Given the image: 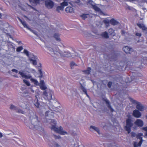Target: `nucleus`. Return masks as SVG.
<instances>
[{
	"label": "nucleus",
	"mask_w": 147,
	"mask_h": 147,
	"mask_svg": "<svg viewBox=\"0 0 147 147\" xmlns=\"http://www.w3.org/2000/svg\"><path fill=\"white\" fill-rule=\"evenodd\" d=\"M25 124L30 129H37L40 125L37 116L33 113L31 112L29 120L25 123Z\"/></svg>",
	"instance_id": "1"
},
{
	"label": "nucleus",
	"mask_w": 147,
	"mask_h": 147,
	"mask_svg": "<svg viewBox=\"0 0 147 147\" xmlns=\"http://www.w3.org/2000/svg\"><path fill=\"white\" fill-rule=\"evenodd\" d=\"M49 122L52 126L51 130L62 135L67 134V132L63 130V128L61 126H58L56 125V122L54 120H49Z\"/></svg>",
	"instance_id": "2"
},
{
	"label": "nucleus",
	"mask_w": 147,
	"mask_h": 147,
	"mask_svg": "<svg viewBox=\"0 0 147 147\" xmlns=\"http://www.w3.org/2000/svg\"><path fill=\"white\" fill-rule=\"evenodd\" d=\"M24 53L28 57L29 60L32 63L33 65H36L38 59L37 56L34 55L32 53H30L26 49L24 50Z\"/></svg>",
	"instance_id": "3"
},
{
	"label": "nucleus",
	"mask_w": 147,
	"mask_h": 147,
	"mask_svg": "<svg viewBox=\"0 0 147 147\" xmlns=\"http://www.w3.org/2000/svg\"><path fill=\"white\" fill-rule=\"evenodd\" d=\"M19 74L20 75L22 78L25 79H30V81L32 82L36 85H38L39 83L38 81L34 79L31 78L32 77L30 74H28L26 75L24 72L22 71H19Z\"/></svg>",
	"instance_id": "4"
},
{
	"label": "nucleus",
	"mask_w": 147,
	"mask_h": 147,
	"mask_svg": "<svg viewBox=\"0 0 147 147\" xmlns=\"http://www.w3.org/2000/svg\"><path fill=\"white\" fill-rule=\"evenodd\" d=\"M53 92L50 89H47L44 91L43 97L46 100H49L52 99V95L53 94Z\"/></svg>",
	"instance_id": "5"
},
{
	"label": "nucleus",
	"mask_w": 147,
	"mask_h": 147,
	"mask_svg": "<svg viewBox=\"0 0 147 147\" xmlns=\"http://www.w3.org/2000/svg\"><path fill=\"white\" fill-rule=\"evenodd\" d=\"M126 125L125 127L126 131H127L128 134L130 133L131 127L133 125L132 120L130 119H127L126 121Z\"/></svg>",
	"instance_id": "6"
},
{
	"label": "nucleus",
	"mask_w": 147,
	"mask_h": 147,
	"mask_svg": "<svg viewBox=\"0 0 147 147\" xmlns=\"http://www.w3.org/2000/svg\"><path fill=\"white\" fill-rule=\"evenodd\" d=\"M132 102L136 105V108L137 110L139 111L142 112L145 109V107L142 104L136 100H133Z\"/></svg>",
	"instance_id": "7"
},
{
	"label": "nucleus",
	"mask_w": 147,
	"mask_h": 147,
	"mask_svg": "<svg viewBox=\"0 0 147 147\" xmlns=\"http://www.w3.org/2000/svg\"><path fill=\"white\" fill-rule=\"evenodd\" d=\"M143 134L142 133H138L136 136V137L138 139H139L140 140V142L138 143L135 142L134 143V147H138L140 146L143 142V140L142 136H143Z\"/></svg>",
	"instance_id": "8"
},
{
	"label": "nucleus",
	"mask_w": 147,
	"mask_h": 147,
	"mask_svg": "<svg viewBox=\"0 0 147 147\" xmlns=\"http://www.w3.org/2000/svg\"><path fill=\"white\" fill-rule=\"evenodd\" d=\"M46 7L49 9H51L54 5V3L51 0H47L45 1Z\"/></svg>",
	"instance_id": "9"
},
{
	"label": "nucleus",
	"mask_w": 147,
	"mask_h": 147,
	"mask_svg": "<svg viewBox=\"0 0 147 147\" xmlns=\"http://www.w3.org/2000/svg\"><path fill=\"white\" fill-rule=\"evenodd\" d=\"M132 115L136 118H139L141 117L142 114L138 110L135 109L133 111Z\"/></svg>",
	"instance_id": "10"
},
{
	"label": "nucleus",
	"mask_w": 147,
	"mask_h": 147,
	"mask_svg": "<svg viewBox=\"0 0 147 147\" xmlns=\"http://www.w3.org/2000/svg\"><path fill=\"white\" fill-rule=\"evenodd\" d=\"M134 124L137 126L142 127L144 125V122L140 119H137L134 122Z\"/></svg>",
	"instance_id": "11"
},
{
	"label": "nucleus",
	"mask_w": 147,
	"mask_h": 147,
	"mask_svg": "<svg viewBox=\"0 0 147 147\" xmlns=\"http://www.w3.org/2000/svg\"><path fill=\"white\" fill-rule=\"evenodd\" d=\"M47 49L49 51V53L52 56H53L55 54H57L58 53L57 51H54L53 49L51 47H48Z\"/></svg>",
	"instance_id": "12"
},
{
	"label": "nucleus",
	"mask_w": 147,
	"mask_h": 147,
	"mask_svg": "<svg viewBox=\"0 0 147 147\" xmlns=\"http://www.w3.org/2000/svg\"><path fill=\"white\" fill-rule=\"evenodd\" d=\"M19 105L25 109L26 111L29 109V108L27 105H26L25 103L22 102H20L19 103Z\"/></svg>",
	"instance_id": "13"
},
{
	"label": "nucleus",
	"mask_w": 147,
	"mask_h": 147,
	"mask_svg": "<svg viewBox=\"0 0 147 147\" xmlns=\"http://www.w3.org/2000/svg\"><path fill=\"white\" fill-rule=\"evenodd\" d=\"M18 19L20 21V22L23 25L24 27L26 28L28 30L30 29V28L27 25V24H26V22L22 20L19 18H18Z\"/></svg>",
	"instance_id": "14"
},
{
	"label": "nucleus",
	"mask_w": 147,
	"mask_h": 147,
	"mask_svg": "<svg viewBox=\"0 0 147 147\" xmlns=\"http://www.w3.org/2000/svg\"><path fill=\"white\" fill-rule=\"evenodd\" d=\"M15 44L10 42V50H11V52H15Z\"/></svg>",
	"instance_id": "15"
},
{
	"label": "nucleus",
	"mask_w": 147,
	"mask_h": 147,
	"mask_svg": "<svg viewBox=\"0 0 147 147\" xmlns=\"http://www.w3.org/2000/svg\"><path fill=\"white\" fill-rule=\"evenodd\" d=\"M92 8L96 12L100 13L101 14L102 13L101 9L98 7L96 4H95L92 7Z\"/></svg>",
	"instance_id": "16"
},
{
	"label": "nucleus",
	"mask_w": 147,
	"mask_h": 147,
	"mask_svg": "<svg viewBox=\"0 0 147 147\" xmlns=\"http://www.w3.org/2000/svg\"><path fill=\"white\" fill-rule=\"evenodd\" d=\"M123 50L126 53H130V52L132 50V49L127 46H125L123 48Z\"/></svg>",
	"instance_id": "17"
},
{
	"label": "nucleus",
	"mask_w": 147,
	"mask_h": 147,
	"mask_svg": "<svg viewBox=\"0 0 147 147\" xmlns=\"http://www.w3.org/2000/svg\"><path fill=\"white\" fill-rule=\"evenodd\" d=\"M65 11L67 13H72L74 11L73 8L70 7H67L65 9Z\"/></svg>",
	"instance_id": "18"
},
{
	"label": "nucleus",
	"mask_w": 147,
	"mask_h": 147,
	"mask_svg": "<svg viewBox=\"0 0 147 147\" xmlns=\"http://www.w3.org/2000/svg\"><path fill=\"white\" fill-rule=\"evenodd\" d=\"M90 130L92 131L94 130L96 131L99 134L100 133V131L98 128L94 126H91L90 127Z\"/></svg>",
	"instance_id": "19"
},
{
	"label": "nucleus",
	"mask_w": 147,
	"mask_h": 147,
	"mask_svg": "<svg viewBox=\"0 0 147 147\" xmlns=\"http://www.w3.org/2000/svg\"><path fill=\"white\" fill-rule=\"evenodd\" d=\"M81 17L84 20L89 18L90 17V15L89 14H83L81 16Z\"/></svg>",
	"instance_id": "20"
},
{
	"label": "nucleus",
	"mask_w": 147,
	"mask_h": 147,
	"mask_svg": "<svg viewBox=\"0 0 147 147\" xmlns=\"http://www.w3.org/2000/svg\"><path fill=\"white\" fill-rule=\"evenodd\" d=\"M35 97L36 98V99L34 100V105L37 108H38L39 106V103L38 102V97L37 96H35Z\"/></svg>",
	"instance_id": "21"
},
{
	"label": "nucleus",
	"mask_w": 147,
	"mask_h": 147,
	"mask_svg": "<svg viewBox=\"0 0 147 147\" xmlns=\"http://www.w3.org/2000/svg\"><path fill=\"white\" fill-rule=\"evenodd\" d=\"M106 103L108 105V106L109 108L110 109L112 112L114 111V110L111 108V106L109 104V101L107 99H105L104 100Z\"/></svg>",
	"instance_id": "22"
},
{
	"label": "nucleus",
	"mask_w": 147,
	"mask_h": 147,
	"mask_svg": "<svg viewBox=\"0 0 147 147\" xmlns=\"http://www.w3.org/2000/svg\"><path fill=\"white\" fill-rule=\"evenodd\" d=\"M109 32L110 35L112 36H114L115 35L114 30L112 28H110L109 30Z\"/></svg>",
	"instance_id": "23"
},
{
	"label": "nucleus",
	"mask_w": 147,
	"mask_h": 147,
	"mask_svg": "<svg viewBox=\"0 0 147 147\" xmlns=\"http://www.w3.org/2000/svg\"><path fill=\"white\" fill-rule=\"evenodd\" d=\"M110 23L113 25H117L118 22L116 20L112 19L110 21Z\"/></svg>",
	"instance_id": "24"
},
{
	"label": "nucleus",
	"mask_w": 147,
	"mask_h": 147,
	"mask_svg": "<svg viewBox=\"0 0 147 147\" xmlns=\"http://www.w3.org/2000/svg\"><path fill=\"white\" fill-rule=\"evenodd\" d=\"M81 89L82 90V91L84 92L85 94L88 97H89V96L88 95L86 90L82 85H81Z\"/></svg>",
	"instance_id": "25"
},
{
	"label": "nucleus",
	"mask_w": 147,
	"mask_h": 147,
	"mask_svg": "<svg viewBox=\"0 0 147 147\" xmlns=\"http://www.w3.org/2000/svg\"><path fill=\"white\" fill-rule=\"evenodd\" d=\"M54 37L58 41H60L61 39L59 37V35L57 34H55L54 35Z\"/></svg>",
	"instance_id": "26"
},
{
	"label": "nucleus",
	"mask_w": 147,
	"mask_h": 147,
	"mask_svg": "<svg viewBox=\"0 0 147 147\" xmlns=\"http://www.w3.org/2000/svg\"><path fill=\"white\" fill-rule=\"evenodd\" d=\"M91 70L90 67H88L87 70L84 71L83 72L86 74H90Z\"/></svg>",
	"instance_id": "27"
},
{
	"label": "nucleus",
	"mask_w": 147,
	"mask_h": 147,
	"mask_svg": "<svg viewBox=\"0 0 147 147\" xmlns=\"http://www.w3.org/2000/svg\"><path fill=\"white\" fill-rule=\"evenodd\" d=\"M102 37L105 38H107L109 37L108 33L106 32L102 33Z\"/></svg>",
	"instance_id": "28"
},
{
	"label": "nucleus",
	"mask_w": 147,
	"mask_h": 147,
	"mask_svg": "<svg viewBox=\"0 0 147 147\" xmlns=\"http://www.w3.org/2000/svg\"><path fill=\"white\" fill-rule=\"evenodd\" d=\"M60 5L63 7H64V6H67L68 5V2L64 1L62 3H61Z\"/></svg>",
	"instance_id": "29"
},
{
	"label": "nucleus",
	"mask_w": 147,
	"mask_h": 147,
	"mask_svg": "<svg viewBox=\"0 0 147 147\" xmlns=\"http://www.w3.org/2000/svg\"><path fill=\"white\" fill-rule=\"evenodd\" d=\"M64 9V7L62 6H58L57 8V10L59 12L60 10H63Z\"/></svg>",
	"instance_id": "30"
},
{
	"label": "nucleus",
	"mask_w": 147,
	"mask_h": 147,
	"mask_svg": "<svg viewBox=\"0 0 147 147\" xmlns=\"http://www.w3.org/2000/svg\"><path fill=\"white\" fill-rule=\"evenodd\" d=\"M142 129L146 131L144 137L146 138L147 137V126L143 127Z\"/></svg>",
	"instance_id": "31"
},
{
	"label": "nucleus",
	"mask_w": 147,
	"mask_h": 147,
	"mask_svg": "<svg viewBox=\"0 0 147 147\" xmlns=\"http://www.w3.org/2000/svg\"><path fill=\"white\" fill-rule=\"evenodd\" d=\"M31 2L35 4H37L39 3V0H29Z\"/></svg>",
	"instance_id": "32"
},
{
	"label": "nucleus",
	"mask_w": 147,
	"mask_h": 147,
	"mask_svg": "<svg viewBox=\"0 0 147 147\" xmlns=\"http://www.w3.org/2000/svg\"><path fill=\"white\" fill-rule=\"evenodd\" d=\"M51 146V147H61V146L55 142H54L53 145Z\"/></svg>",
	"instance_id": "33"
},
{
	"label": "nucleus",
	"mask_w": 147,
	"mask_h": 147,
	"mask_svg": "<svg viewBox=\"0 0 147 147\" xmlns=\"http://www.w3.org/2000/svg\"><path fill=\"white\" fill-rule=\"evenodd\" d=\"M87 3L88 4L90 5L92 7L95 4L94 2L92 0H88Z\"/></svg>",
	"instance_id": "34"
},
{
	"label": "nucleus",
	"mask_w": 147,
	"mask_h": 147,
	"mask_svg": "<svg viewBox=\"0 0 147 147\" xmlns=\"http://www.w3.org/2000/svg\"><path fill=\"white\" fill-rule=\"evenodd\" d=\"M40 88L42 90H45L47 89V87L45 84L40 85Z\"/></svg>",
	"instance_id": "35"
},
{
	"label": "nucleus",
	"mask_w": 147,
	"mask_h": 147,
	"mask_svg": "<svg viewBox=\"0 0 147 147\" xmlns=\"http://www.w3.org/2000/svg\"><path fill=\"white\" fill-rule=\"evenodd\" d=\"M23 81L25 83L27 86H30V83L27 80L24 79L23 80Z\"/></svg>",
	"instance_id": "36"
},
{
	"label": "nucleus",
	"mask_w": 147,
	"mask_h": 147,
	"mask_svg": "<svg viewBox=\"0 0 147 147\" xmlns=\"http://www.w3.org/2000/svg\"><path fill=\"white\" fill-rule=\"evenodd\" d=\"M23 48L22 47L20 46L18 47L16 50V51L18 52H19L20 51H21L23 49Z\"/></svg>",
	"instance_id": "37"
},
{
	"label": "nucleus",
	"mask_w": 147,
	"mask_h": 147,
	"mask_svg": "<svg viewBox=\"0 0 147 147\" xmlns=\"http://www.w3.org/2000/svg\"><path fill=\"white\" fill-rule=\"evenodd\" d=\"M13 138L14 139L11 138V142L13 143H16V140H18V139L16 137H14Z\"/></svg>",
	"instance_id": "38"
},
{
	"label": "nucleus",
	"mask_w": 147,
	"mask_h": 147,
	"mask_svg": "<svg viewBox=\"0 0 147 147\" xmlns=\"http://www.w3.org/2000/svg\"><path fill=\"white\" fill-rule=\"evenodd\" d=\"M65 56L66 57H70L72 56L71 55V54L69 52H65Z\"/></svg>",
	"instance_id": "39"
},
{
	"label": "nucleus",
	"mask_w": 147,
	"mask_h": 147,
	"mask_svg": "<svg viewBox=\"0 0 147 147\" xmlns=\"http://www.w3.org/2000/svg\"><path fill=\"white\" fill-rule=\"evenodd\" d=\"M16 111H17L18 112V113L23 114H24V113H25V112L26 111H24L21 109H17Z\"/></svg>",
	"instance_id": "40"
},
{
	"label": "nucleus",
	"mask_w": 147,
	"mask_h": 147,
	"mask_svg": "<svg viewBox=\"0 0 147 147\" xmlns=\"http://www.w3.org/2000/svg\"><path fill=\"white\" fill-rule=\"evenodd\" d=\"M109 20H104V23L107 26H109Z\"/></svg>",
	"instance_id": "41"
},
{
	"label": "nucleus",
	"mask_w": 147,
	"mask_h": 147,
	"mask_svg": "<svg viewBox=\"0 0 147 147\" xmlns=\"http://www.w3.org/2000/svg\"><path fill=\"white\" fill-rule=\"evenodd\" d=\"M70 65H71V68H72V67L73 66H74L75 65H76V64L74 62H71L70 63Z\"/></svg>",
	"instance_id": "42"
},
{
	"label": "nucleus",
	"mask_w": 147,
	"mask_h": 147,
	"mask_svg": "<svg viewBox=\"0 0 147 147\" xmlns=\"http://www.w3.org/2000/svg\"><path fill=\"white\" fill-rule=\"evenodd\" d=\"M53 136H54V138L55 139H58L61 138L60 136H57L55 135H54Z\"/></svg>",
	"instance_id": "43"
},
{
	"label": "nucleus",
	"mask_w": 147,
	"mask_h": 147,
	"mask_svg": "<svg viewBox=\"0 0 147 147\" xmlns=\"http://www.w3.org/2000/svg\"><path fill=\"white\" fill-rule=\"evenodd\" d=\"M28 30H30V31L32 32L34 34H35L36 35H37L36 32L34 30H32L30 28V29H28Z\"/></svg>",
	"instance_id": "44"
},
{
	"label": "nucleus",
	"mask_w": 147,
	"mask_h": 147,
	"mask_svg": "<svg viewBox=\"0 0 147 147\" xmlns=\"http://www.w3.org/2000/svg\"><path fill=\"white\" fill-rule=\"evenodd\" d=\"M138 26L140 28H142V27L144 26L142 24H138Z\"/></svg>",
	"instance_id": "45"
},
{
	"label": "nucleus",
	"mask_w": 147,
	"mask_h": 147,
	"mask_svg": "<svg viewBox=\"0 0 147 147\" xmlns=\"http://www.w3.org/2000/svg\"><path fill=\"white\" fill-rule=\"evenodd\" d=\"M112 83L111 82H109L108 84V86L110 88L112 85Z\"/></svg>",
	"instance_id": "46"
},
{
	"label": "nucleus",
	"mask_w": 147,
	"mask_h": 147,
	"mask_svg": "<svg viewBox=\"0 0 147 147\" xmlns=\"http://www.w3.org/2000/svg\"><path fill=\"white\" fill-rule=\"evenodd\" d=\"M44 84H45V83L44 82V81L41 80V81H40V85Z\"/></svg>",
	"instance_id": "47"
},
{
	"label": "nucleus",
	"mask_w": 147,
	"mask_h": 147,
	"mask_svg": "<svg viewBox=\"0 0 147 147\" xmlns=\"http://www.w3.org/2000/svg\"><path fill=\"white\" fill-rule=\"evenodd\" d=\"M57 107H53V108H52V109L54 111H56V112L59 111H58L57 110H56V109H57Z\"/></svg>",
	"instance_id": "48"
},
{
	"label": "nucleus",
	"mask_w": 147,
	"mask_h": 147,
	"mask_svg": "<svg viewBox=\"0 0 147 147\" xmlns=\"http://www.w3.org/2000/svg\"><path fill=\"white\" fill-rule=\"evenodd\" d=\"M11 109H16V107L12 105H11Z\"/></svg>",
	"instance_id": "49"
},
{
	"label": "nucleus",
	"mask_w": 147,
	"mask_h": 147,
	"mask_svg": "<svg viewBox=\"0 0 147 147\" xmlns=\"http://www.w3.org/2000/svg\"><path fill=\"white\" fill-rule=\"evenodd\" d=\"M50 112L49 111H47L45 113V116L46 117L48 116V113H50Z\"/></svg>",
	"instance_id": "50"
},
{
	"label": "nucleus",
	"mask_w": 147,
	"mask_h": 147,
	"mask_svg": "<svg viewBox=\"0 0 147 147\" xmlns=\"http://www.w3.org/2000/svg\"><path fill=\"white\" fill-rule=\"evenodd\" d=\"M136 35L137 36L140 37L141 36V34L140 33H136Z\"/></svg>",
	"instance_id": "51"
},
{
	"label": "nucleus",
	"mask_w": 147,
	"mask_h": 147,
	"mask_svg": "<svg viewBox=\"0 0 147 147\" xmlns=\"http://www.w3.org/2000/svg\"><path fill=\"white\" fill-rule=\"evenodd\" d=\"M142 29V30H146L147 28L146 27H145L144 26H143L142 28H141Z\"/></svg>",
	"instance_id": "52"
},
{
	"label": "nucleus",
	"mask_w": 147,
	"mask_h": 147,
	"mask_svg": "<svg viewBox=\"0 0 147 147\" xmlns=\"http://www.w3.org/2000/svg\"><path fill=\"white\" fill-rule=\"evenodd\" d=\"M12 71H13V72H15L16 73H18V71L16 69H13Z\"/></svg>",
	"instance_id": "53"
},
{
	"label": "nucleus",
	"mask_w": 147,
	"mask_h": 147,
	"mask_svg": "<svg viewBox=\"0 0 147 147\" xmlns=\"http://www.w3.org/2000/svg\"><path fill=\"white\" fill-rule=\"evenodd\" d=\"M38 71H39V72L40 73V74L41 75H42V73L41 69H39Z\"/></svg>",
	"instance_id": "54"
},
{
	"label": "nucleus",
	"mask_w": 147,
	"mask_h": 147,
	"mask_svg": "<svg viewBox=\"0 0 147 147\" xmlns=\"http://www.w3.org/2000/svg\"><path fill=\"white\" fill-rule=\"evenodd\" d=\"M16 42L18 43V44H20L21 43V42L20 41H18L17 40H16Z\"/></svg>",
	"instance_id": "55"
},
{
	"label": "nucleus",
	"mask_w": 147,
	"mask_h": 147,
	"mask_svg": "<svg viewBox=\"0 0 147 147\" xmlns=\"http://www.w3.org/2000/svg\"><path fill=\"white\" fill-rule=\"evenodd\" d=\"M15 133H14L13 132H12V133H10V134L11 135V136L12 135H14L15 134Z\"/></svg>",
	"instance_id": "56"
},
{
	"label": "nucleus",
	"mask_w": 147,
	"mask_h": 147,
	"mask_svg": "<svg viewBox=\"0 0 147 147\" xmlns=\"http://www.w3.org/2000/svg\"><path fill=\"white\" fill-rule=\"evenodd\" d=\"M130 2H132L134 1H138V0H129Z\"/></svg>",
	"instance_id": "57"
},
{
	"label": "nucleus",
	"mask_w": 147,
	"mask_h": 147,
	"mask_svg": "<svg viewBox=\"0 0 147 147\" xmlns=\"http://www.w3.org/2000/svg\"><path fill=\"white\" fill-rule=\"evenodd\" d=\"M10 38H11L13 40H15L16 41V40L14 39V38L12 37H11V36L10 35Z\"/></svg>",
	"instance_id": "58"
},
{
	"label": "nucleus",
	"mask_w": 147,
	"mask_h": 147,
	"mask_svg": "<svg viewBox=\"0 0 147 147\" xmlns=\"http://www.w3.org/2000/svg\"><path fill=\"white\" fill-rule=\"evenodd\" d=\"M3 136L2 134L1 133H0V138L2 137Z\"/></svg>",
	"instance_id": "59"
},
{
	"label": "nucleus",
	"mask_w": 147,
	"mask_h": 147,
	"mask_svg": "<svg viewBox=\"0 0 147 147\" xmlns=\"http://www.w3.org/2000/svg\"><path fill=\"white\" fill-rule=\"evenodd\" d=\"M2 16V14L1 13H0V18H1V17Z\"/></svg>",
	"instance_id": "60"
},
{
	"label": "nucleus",
	"mask_w": 147,
	"mask_h": 147,
	"mask_svg": "<svg viewBox=\"0 0 147 147\" xmlns=\"http://www.w3.org/2000/svg\"><path fill=\"white\" fill-rule=\"evenodd\" d=\"M28 7H30L32 9H33L34 8L33 7H32V6H31L30 5H28Z\"/></svg>",
	"instance_id": "61"
},
{
	"label": "nucleus",
	"mask_w": 147,
	"mask_h": 147,
	"mask_svg": "<svg viewBox=\"0 0 147 147\" xmlns=\"http://www.w3.org/2000/svg\"><path fill=\"white\" fill-rule=\"evenodd\" d=\"M63 0L65 1H67V2L69 1V0Z\"/></svg>",
	"instance_id": "62"
},
{
	"label": "nucleus",
	"mask_w": 147,
	"mask_h": 147,
	"mask_svg": "<svg viewBox=\"0 0 147 147\" xmlns=\"http://www.w3.org/2000/svg\"><path fill=\"white\" fill-rule=\"evenodd\" d=\"M31 91L32 92H34V90H32V89H31Z\"/></svg>",
	"instance_id": "63"
},
{
	"label": "nucleus",
	"mask_w": 147,
	"mask_h": 147,
	"mask_svg": "<svg viewBox=\"0 0 147 147\" xmlns=\"http://www.w3.org/2000/svg\"><path fill=\"white\" fill-rule=\"evenodd\" d=\"M144 59H146V57H144Z\"/></svg>",
	"instance_id": "64"
}]
</instances>
